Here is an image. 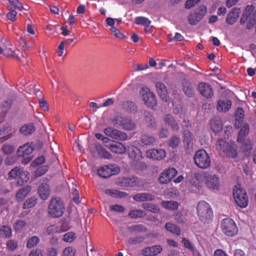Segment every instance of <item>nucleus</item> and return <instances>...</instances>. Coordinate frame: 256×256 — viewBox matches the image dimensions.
Wrapping results in <instances>:
<instances>
[{
	"instance_id": "nucleus-23",
	"label": "nucleus",
	"mask_w": 256,
	"mask_h": 256,
	"mask_svg": "<svg viewBox=\"0 0 256 256\" xmlns=\"http://www.w3.org/2000/svg\"><path fill=\"white\" fill-rule=\"evenodd\" d=\"M34 148L30 143L26 144L19 147L17 150L18 156H30L34 151Z\"/></svg>"
},
{
	"instance_id": "nucleus-7",
	"label": "nucleus",
	"mask_w": 256,
	"mask_h": 256,
	"mask_svg": "<svg viewBox=\"0 0 256 256\" xmlns=\"http://www.w3.org/2000/svg\"><path fill=\"white\" fill-rule=\"evenodd\" d=\"M220 228L222 232L228 236H234L238 232V228L236 223L230 218L222 220Z\"/></svg>"
},
{
	"instance_id": "nucleus-9",
	"label": "nucleus",
	"mask_w": 256,
	"mask_h": 256,
	"mask_svg": "<svg viewBox=\"0 0 256 256\" xmlns=\"http://www.w3.org/2000/svg\"><path fill=\"white\" fill-rule=\"evenodd\" d=\"M207 8L204 5H201L194 10L192 12L188 20L190 25H196L203 18L206 12Z\"/></svg>"
},
{
	"instance_id": "nucleus-62",
	"label": "nucleus",
	"mask_w": 256,
	"mask_h": 256,
	"mask_svg": "<svg viewBox=\"0 0 256 256\" xmlns=\"http://www.w3.org/2000/svg\"><path fill=\"white\" fill-rule=\"evenodd\" d=\"M58 231V228L56 224H52L48 226L46 228V232L48 234H52L57 232Z\"/></svg>"
},
{
	"instance_id": "nucleus-16",
	"label": "nucleus",
	"mask_w": 256,
	"mask_h": 256,
	"mask_svg": "<svg viewBox=\"0 0 256 256\" xmlns=\"http://www.w3.org/2000/svg\"><path fill=\"white\" fill-rule=\"evenodd\" d=\"M184 147L187 152L190 153L193 149V138L188 130H184L182 133Z\"/></svg>"
},
{
	"instance_id": "nucleus-47",
	"label": "nucleus",
	"mask_w": 256,
	"mask_h": 256,
	"mask_svg": "<svg viewBox=\"0 0 256 256\" xmlns=\"http://www.w3.org/2000/svg\"><path fill=\"white\" fill-rule=\"evenodd\" d=\"M40 238L37 236H32L28 239L26 243V247L31 248L36 246L40 242Z\"/></svg>"
},
{
	"instance_id": "nucleus-51",
	"label": "nucleus",
	"mask_w": 256,
	"mask_h": 256,
	"mask_svg": "<svg viewBox=\"0 0 256 256\" xmlns=\"http://www.w3.org/2000/svg\"><path fill=\"white\" fill-rule=\"evenodd\" d=\"M10 3L9 6H11L12 7V10H22L24 9L22 4L20 3L18 0H8Z\"/></svg>"
},
{
	"instance_id": "nucleus-64",
	"label": "nucleus",
	"mask_w": 256,
	"mask_h": 256,
	"mask_svg": "<svg viewBox=\"0 0 256 256\" xmlns=\"http://www.w3.org/2000/svg\"><path fill=\"white\" fill-rule=\"evenodd\" d=\"M200 0H187L185 3V8L189 9L198 3Z\"/></svg>"
},
{
	"instance_id": "nucleus-58",
	"label": "nucleus",
	"mask_w": 256,
	"mask_h": 256,
	"mask_svg": "<svg viewBox=\"0 0 256 256\" xmlns=\"http://www.w3.org/2000/svg\"><path fill=\"white\" fill-rule=\"evenodd\" d=\"M175 220L179 224H182L185 222L186 218H184L183 214L180 212H174V214Z\"/></svg>"
},
{
	"instance_id": "nucleus-48",
	"label": "nucleus",
	"mask_w": 256,
	"mask_h": 256,
	"mask_svg": "<svg viewBox=\"0 0 256 256\" xmlns=\"http://www.w3.org/2000/svg\"><path fill=\"white\" fill-rule=\"evenodd\" d=\"M129 229L130 232H142L146 230V228L142 224L132 225L130 227Z\"/></svg>"
},
{
	"instance_id": "nucleus-37",
	"label": "nucleus",
	"mask_w": 256,
	"mask_h": 256,
	"mask_svg": "<svg viewBox=\"0 0 256 256\" xmlns=\"http://www.w3.org/2000/svg\"><path fill=\"white\" fill-rule=\"evenodd\" d=\"M144 116L146 122L148 124L149 127L153 128H156V124L154 116L148 112L145 111Z\"/></svg>"
},
{
	"instance_id": "nucleus-60",
	"label": "nucleus",
	"mask_w": 256,
	"mask_h": 256,
	"mask_svg": "<svg viewBox=\"0 0 256 256\" xmlns=\"http://www.w3.org/2000/svg\"><path fill=\"white\" fill-rule=\"evenodd\" d=\"M75 254V249L70 246L65 248L63 252L64 256H74Z\"/></svg>"
},
{
	"instance_id": "nucleus-2",
	"label": "nucleus",
	"mask_w": 256,
	"mask_h": 256,
	"mask_svg": "<svg viewBox=\"0 0 256 256\" xmlns=\"http://www.w3.org/2000/svg\"><path fill=\"white\" fill-rule=\"evenodd\" d=\"M65 208L63 200L58 196L51 198L48 207V212L54 218H58L62 216L64 212Z\"/></svg>"
},
{
	"instance_id": "nucleus-46",
	"label": "nucleus",
	"mask_w": 256,
	"mask_h": 256,
	"mask_svg": "<svg viewBox=\"0 0 256 256\" xmlns=\"http://www.w3.org/2000/svg\"><path fill=\"white\" fill-rule=\"evenodd\" d=\"M145 240L144 236H136L130 238L128 240V244L130 246L140 244Z\"/></svg>"
},
{
	"instance_id": "nucleus-49",
	"label": "nucleus",
	"mask_w": 256,
	"mask_h": 256,
	"mask_svg": "<svg viewBox=\"0 0 256 256\" xmlns=\"http://www.w3.org/2000/svg\"><path fill=\"white\" fill-rule=\"evenodd\" d=\"M168 38L170 42H181L184 40V38L178 32H176L174 36H173L171 34H168Z\"/></svg>"
},
{
	"instance_id": "nucleus-29",
	"label": "nucleus",
	"mask_w": 256,
	"mask_h": 256,
	"mask_svg": "<svg viewBox=\"0 0 256 256\" xmlns=\"http://www.w3.org/2000/svg\"><path fill=\"white\" fill-rule=\"evenodd\" d=\"M94 148L98 155L102 158L110 159L112 158V154L103 148L100 144H96Z\"/></svg>"
},
{
	"instance_id": "nucleus-20",
	"label": "nucleus",
	"mask_w": 256,
	"mask_h": 256,
	"mask_svg": "<svg viewBox=\"0 0 256 256\" xmlns=\"http://www.w3.org/2000/svg\"><path fill=\"white\" fill-rule=\"evenodd\" d=\"M156 87L159 96L164 102H167L169 96L168 90L165 84L160 82H157L156 84Z\"/></svg>"
},
{
	"instance_id": "nucleus-18",
	"label": "nucleus",
	"mask_w": 256,
	"mask_h": 256,
	"mask_svg": "<svg viewBox=\"0 0 256 256\" xmlns=\"http://www.w3.org/2000/svg\"><path fill=\"white\" fill-rule=\"evenodd\" d=\"M162 250V248L160 245H154L151 246H147L142 248L141 254L144 256H156Z\"/></svg>"
},
{
	"instance_id": "nucleus-34",
	"label": "nucleus",
	"mask_w": 256,
	"mask_h": 256,
	"mask_svg": "<svg viewBox=\"0 0 256 256\" xmlns=\"http://www.w3.org/2000/svg\"><path fill=\"white\" fill-rule=\"evenodd\" d=\"M34 130L35 128L32 124H25L22 126L20 130V133L24 136L31 134Z\"/></svg>"
},
{
	"instance_id": "nucleus-30",
	"label": "nucleus",
	"mask_w": 256,
	"mask_h": 256,
	"mask_svg": "<svg viewBox=\"0 0 256 256\" xmlns=\"http://www.w3.org/2000/svg\"><path fill=\"white\" fill-rule=\"evenodd\" d=\"M30 190L31 186H26L21 188L18 190L16 194V198L17 200L22 201L23 200L28 194Z\"/></svg>"
},
{
	"instance_id": "nucleus-38",
	"label": "nucleus",
	"mask_w": 256,
	"mask_h": 256,
	"mask_svg": "<svg viewBox=\"0 0 256 256\" xmlns=\"http://www.w3.org/2000/svg\"><path fill=\"white\" fill-rule=\"evenodd\" d=\"M166 229L170 232L180 235V230L177 226L172 222H166L165 224Z\"/></svg>"
},
{
	"instance_id": "nucleus-40",
	"label": "nucleus",
	"mask_w": 256,
	"mask_h": 256,
	"mask_svg": "<svg viewBox=\"0 0 256 256\" xmlns=\"http://www.w3.org/2000/svg\"><path fill=\"white\" fill-rule=\"evenodd\" d=\"M37 198L35 196L27 199L22 204L23 208L28 209L34 206L37 203Z\"/></svg>"
},
{
	"instance_id": "nucleus-53",
	"label": "nucleus",
	"mask_w": 256,
	"mask_h": 256,
	"mask_svg": "<svg viewBox=\"0 0 256 256\" xmlns=\"http://www.w3.org/2000/svg\"><path fill=\"white\" fill-rule=\"evenodd\" d=\"M244 111L242 108H238L236 111V120L240 124L243 120Z\"/></svg>"
},
{
	"instance_id": "nucleus-54",
	"label": "nucleus",
	"mask_w": 256,
	"mask_h": 256,
	"mask_svg": "<svg viewBox=\"0 0 256 256\" xmlns=\"http://www.w3.org/2000/svg\"><path fill=\"white\" fill-rule=\"evenodd\" d=\"M95 136L98 140H102L104 146L106 147V146H108V142H111L110 139L108 137L104 136L102 134L96 133L95 134Z\"/></svg>"
},
{
	"instance_id": "nucleus-11",
	"label": "nucleus",
	"mask_w": 256,
	"mask_h": 256,
	"mask_svg": "<svg viewBox=\"0 0 256 256\" xmlns=\"http://www.w3.org/2000/svg\"><path fill=\"white\" fill-rule=\"evenodd\" d=\"M142 100L150 108H153L156 106L157 100L155 95L151 92L148 88H142L140 91Z\"/></svg>"
},
{
	"instance_id": "nucleus-43",
	"label": "nucleus",
	"mask_w": 256,
	"mask_h": 256,
	"mask_svg": "<svg viewBox=\"0 0 256 256\" xmlns=\"http://www.w3.org/2000/svg\"><path fill=\"white\" fill-rule=\"evenodd\" d=\"M134 22L138 25H142L144 26L150 25L151 21L146 17L138 16L135 18Z\"/></svg>"
},
{
	"instance_id": "nucleus-25",
	"label": "nucleus",
	"mask_w": 256,
	"mask_h": 256,
	"mask_svg": "<svg viewBox=\"0 0 256 256\" xmlns=\"http://www.w3.org/2000/svg\"><path fill=\"white\" fill-rule=\"evenodd\" d=\"M240 12V8H232L226 17V23L230 25L233 24L237 20Z\"/></svg>"
},
{
	"instance_id": "nucleus-12",
	"label": "nucleus",
	"mask_w": 256,
	"mask_h": 256,
	"mask_svg": "<svg viewBox=\"0 0 256 256\" xmlns=\"http://www.w3.org/2000/svg\"><path fill=\"white\" fill-rule=\"evenodd\" d=\"M204 181L206 185L209 189L213 190H219L220 180L217 175L205 173Z\"/></svg>"
},
{
	"instance_id": "nucleus-19",
	"label": "nucleus",
	"mask_w": 256,
	"mask_h": 256,
	"mask_svg": "<svg viewBox=\"0 0 256 256\" xmlns=\"http://www.w3.org/2000/svg\"><path fill=\"white\" fill-rule=\"evenodd\" d=\"M147 157L154 160H162L166 156V152L162 149H151L146 152Z\"/></svg>"
},
{
	"instance_id": "nucleus-10",
	"label": "nucleus",
	"mask_w": 256,
	"mask_h": 256,
	"mask_svg": "<svg viewBox=\"0 0 256 256\" xmlns=\"http://www.w3.org/2000/svg\"><path fill=\"white\" fill-rule=\"evenodd\" d=\"M112 124L114 126H122V128L126 130H131L135 128L136 124L130 118L116 116L112 120Z\"/></svg>"
},
{
	"instance_id": "nucleus-61",
	"label": "nucleus",
	"mask_w": 256,
	"mask_h": 256,
	"mask_svg": "<svg viewBox=\"0 0 256 256\" xmlns=\"http://www.w3.org/2000/svg\"><path fill=\"white\" fill-rule=\"evenodd\" d=\"M110 30L112 33V34L116 38H124V36L121 33L118 29H117L115 27H111L110 28Z\"/></svg>"
},
{
	"instance_id": "nucleus-63",
	"label": "nucleus",
	"mask_w": 256,
	"mask_h": 256,
	"mask_svg": "<svg viewBox=\"0 0 256 256\" xmlns=\"http://www.w3.org/2000/svg\"><path fill=\"white\" fill-rule=\"evenodd\" d=\"M110 210L122 212L124 210V208L121 205L114 204L112 205L110 208Z\"/></svg>"
},
{
	"instance_id": "nucleus-55",
	"label": "nucleus",
	"mask_w": 256,
	"mask_h": 256,
	"mask_svg": "<svg viewBox=\"0 0 256 256\" xmlns=\"http://www.w3.org/2000/svg\"><path fill=\"white\" fill-rule=\"evenodd\" d=\"M2 150L4 154H12L14 150V148L10 144H5L3 146Z\"/></svg>"
},
{
	"instance_id": "nucleus-50",
	"label": "nucleus",
	"mask_w": 256,
	"mask_h": 256,
	"mask_svg": "<svg viewBox=\"0 0 256 256\" xmlns=\"http://www.w3.org/2000/svg\"><path fill=\"white\" fill-rule=\"evenodd\" d=\"M8 7L10 12L7 14L6 16L9 20L14 22L16 20L17 12L15 10H12V7L11 6H8Z\"/></svg>"
},
{
	"instance_id": "nucleus-57",
	"label": "nucleus",
	"mask_w": 256,
	"mask_h": 256,
	"mask_svg": "<svg viewBox=\"0 0 256 256\" xmlns=\"http://www.w3.org/2000/svg\"><path fill=\"white\" fill-rule=\"evenodd\" d=\"M180 142V138L176 136H172L169 140V145L172 148H176Z\"/></svg>"
},
{
	"instance_id": "nucleus-21",
	"label": "nucleus",
	"mask_w": 256,
	"mask_h": 256,
	"mask_svg": "<svg viewBox=\"0 0 256 256\" xmlns=\"http://www.w3.org/2000/svg\"><path fill=\"white\" fill-rule=\"evenodd\" d=\"M122 184L126 186H136L138 188L140 187L142 185V182L136 176H130L128 178H124L122 180Z\"/></svg>"
},
{
	"instance_id": "nucleus-6",
	"label": "nucleus",
	"mask_w": 256,
	"mask_h": 256,
	"mask_svg": "<svg viewBox=\"0 0 256 256\" xmlns=\"http://www.w3.org/2000/svg\"><path fill=\"white\" fill-rule=\"evenodd\" d=\"M233 196L235 202L238 206L244 208L248 204V196L245 190L235 186L233 190Z\"/></svg>"
},
{
	"instance_id": "nucleus-27",
	"label": "nucleus",
	"mask_w": 256,
	"mask_h": 256,
	"mask_svg": "<svg viewBox=\"0 0 256 256\" xmlns=\"http://www.w3.org/2000/svg\"><path fill=\"white\" fill-rule=\"evenodd\" d=\"M163 119L165 124L170 126L172 130H176L180 128L178 123L172 115L166 114L164 116Z\"/></svg>"
},
{
	"instance_id": "nucleus-42",
	"label": "nucleus",
	"mask_w": 256,
	"mask_h": 256,
	"mask_svg": "<svg viewBox=\"0 0 256 256\" xmlns=\"http://www.w3.org/2000/svg\"><path fill=\"white\" fill-rule=\"evenodd\" d=\"M162 206L165 208L174 210L178 208V204L174 201H163Z\"/></svg>"
},
{
	"instance_id": "nucleus-32",
	"label": "nucleus",
	"mask_w": 256,
	"mask_h": 256,
	"mask_svg": "<svg viewBox=\"0 0 256 256\" xmlns=\"http://www.w3.org/2000/svg\"><path fill=\"white\" fill-rule=\"evenodd\" d=\"M249 132V125L247 124H244L238 132V141L240 142H244V138L246 135L248 134Z\"/></svg>"
},
{
	"instance_id": "nucleus-31",
	"label": "nucleus",
	"mask_w": 256,
	"mask_h": 256,
	"mask_svg": "<svg viewBox=\"0 0 256 256\" xmlns=\"http://www.w3.org/2000/svg\"><path fill=\"white\" fill-rule=\"evenodd\" d=\"M12 236V230L10 226L0 225V237L4 238H10Z\"/></svg>"
},
{
	"instance_id": "nucleus-4",
	"label": "nucleus",
	"mask_w": 256,
	"mask_h": 256,
	"mask_svg": "<svg viewBox=\"0 0 256 256\" xmlns=\"http://www.w3.org/2000/svg\"><path fill=\"white\" fill-rule=\"evenodd\" d=\"M248 20L246 28L250 30L256 22V10L254 11V6L252 5H248L246 7L240 22L241 24H244Z\"/></svg>"
},
{
	"instance_id": "nucleus-45",
	"label": "nucleus",
	"mask_w": 256,
	"mask_h": 256,
	"mask_svg": "<svg viewBox=\"0 0 256 256\" xmlns=\"http://www.w3.org/2000/svg\"><path fill=\"white\" fill-rule=\"evenodd\" d=\"M146 215L144 211L142 210H130L128 214V216L132 218H140Z\"/></svg>"
},
{
	"instance_id": "nucleus-36",
	"label": "nucleus",
	"mask_w": 256,
	"mask_h": 256,
	"mask_svg": "<svg viewBox=\"0 0 256 256\" xmlns=\"http://www.w3.org/2000/svg\"><path fill=\"white\" fill-rule=\"evenodd\" d=\"M210 128L213 132H216L222 130V124L219 119H212L210 120Z\"/></svg>"
},
{
	"instance_id": "nucleus-41",
	"label": "nucleus",
	"mask_w": 256,
	"mask_h": 256,
	"mask_svg": "<svg viewBox=\"0 0 256 256\" xmlns=\"http://www.w3.org/2000/svg\"><path fill=\"white\" fill-rule=\"evenodd\" d=\"M2 130L4 134H7L6 136L0 138V141L1 142L7 140L11 136V134H9L11 132L10 125L9 124H6L2 126Z\"/></svg>"
},
{
	"instance_id": "nucleus-59",
	"label": "nucleus",
	"mask_w": 256,
	"mask_h": 256,
	"mask_svg": "<svg viewBox=\"0 0 256 256\" xmlns=\"http://www.w3.org/2000/svg\"><path fill=\"white\" fill-rule=\"evenodd\" d=\"M6 247L8 250L14 251L18 247L17 242L13 240H8L6 243Z\"/></svg>"
},
{
	"instance_id": "nucleus-35",
	"label": "nucleus",
	"mask_w": 256,
	"mask_h": 256,
	"mask_svg": "<svg viewBox=\"0 0 256 256\" xmlns=\"http://www.w3.org/2000/svg\"><path fill=\"white\" fill-rule=\"evenodd\" d=\"M105 192L106 194L116 198H124L128 196V194L126 192H120L116 190H106Z\"/></svg>"
},
{
	"instance_id": "nucleus-52",
	"label": "nucleus",
	"mask_w": 256,
	"mask_h": 256,
	"mask_svg": "<svg viewBox=\"0 0 256 256\" xmlns=\"http://www.w3.org/2000/svg\"><path fill=\"white\" fill-rule=\"evenodd\" d=\"M182 90L188 97H192L194 94V90L190 84L184 85L182 87Z\"/></svg>"
},
{
	"instance_id": "nucleus-33",
	"label": "nucleus",
	"mask_w": 256,
	"mask_h": 256,
	"mask_svg": "<svg viewBox=\"0 0 256 256\" xmlns=\"http://www.w3.org/2000/svg\"><path fill=\"white\" fill-rule=\"evenodd\" d=\"M140 141L145 146H152L156 144V138L148 134H143L141 136Z\"/></svg>"
},
{
	"instance_id": "nucleus-8",
	"label": "nucleus",
	"mask_w": 256,
	"mask_h": 256,
	"mask_svg": "<svg viewBox=\"0 0 256 256\" xmlns=\"http://www.w3.org/2000/svg\"><path fill=\"white\" fill-rule=\"evenodd\" d=\"M8 176L9 178H18V184L20 186H22L29 180L28 172L24 171L20 166H16L12 169Z\"/></svg>"
},
{
	"instance_id": "nucleus-15",
	"label": "nucleus",
	"mask_w": 256,
	"mask_h": 256,
	"mask_svg": "<svg viewBox=\"0 0 256 256\" xmlns=\"http://www.w3.org/2000/svg\"><path fill=\"white\" fill-rule=\"evenodd\" d=\"M177 172V170L174 168H167L160 174L158 180L160 184H168L176 175Z\"/></svg>"
},
{
	"instance_id": "nucleus-44",
	"label": "nucleus",
	"mask_w": 256,
	"mask_h": 256,
	"mask_svg": "<svg viewBox=\"0 0 256 256\" xmlns=\"http://www.w3.org/2000/svg\"><path fill=\"white\" fill-rule=\"evenodd\" d=\"M142 207L146 210L154 213H156L160 210L159 206L155 204L150 203L144 204L142 205Z\"/></svg>"
},
{
	"instance_id": "nucleus-1",
	"label": "nucleus",
	"mask_w": 256,
	"mask_h": 256,
	"mask_svg": "<svg viewBox=\"0 0 256 256\" xmlns=\"http://www.w3.org/2000/svg\"><path fill=\"white\" fill-rule=\"evenodd\" d=\"M196 214L198 219L204 223H208L213 217V211L210 206L204 200L198 202Z\"/></svg>"
},
{
	"instance_id": "nucleus-17",
	"label": "nucleus",
	"mask_w": 256,
	"mask_h": 256,
	"mask_svg": "<svg viewBox=\"0 0 256 256\" xmlns=\"http://www.w3.org/2000/svg\"><path fill=\"white\" fill-rule=\"evenodd\" d=\"M110 142L108 143L106 148H108L112 152L122 154L126 152V148L122 143L111 140Z\"/></svg>"
},
{
	"instance_id": "nucleus-39",
	"label": "nucleus",
	"mask_w": 256,
	"mask_h": 256,
	"mask_svg": "<svg viewBox=\"0 0 256 256\" xmlns=\"http://www.w3.org/2000/svg\"><path fill=\"white\" fill-rule=\"evenodd\" d=\"M124 108L128 112L135 114L137 112V106L134 102L126 101L123 104Z\"/></svg>"
},
{
	"instance_id": "nucleus-28",
	"label": "nucleus",
	"mask_w": 256,
	"mask_h": 256,
	"mask_svg": "<svg viewBox=\"0 0 256 256\" xmlns=\"http://www.w3.org/2000/svg\"><path fill=\"white\" fill-rule=\"evenodd\" d=\"M232 102L228 100H220L218 102L217 110L219 112H226L230 108Z\"/></svg>"
},
{
	"instance_id": "nucleus-24",
	"label": "nucleus",
	"mask_w": 256,
	"mask_h": 256,
	"mask_svg": "<svg viewBox=\"0 0 256 256\" xmlns=\"http://www.w3.org/2000/svg\"><path fill=\"white\" fill-rule=\"evenodd\" d=\"M155 196L149 192H140L133 196V199L138 202L152 201Z\"/></svg>"
},
{
	"instance_id": "nucleus-22",
	"label": "nucleus",
	"mask_w": 256,
	"mask_h": 256,
	"mask_svg": "<svg viewBox=\"0 0 256 256\" xmlns=\"http://www.w3.org/2000/svg\"><path fill=\"white\" fill-rule=\"evenodd\" d=\"M198 88L201 94L206 98H210L213 95L212 89L208 84L200 82Z\"/></svg>"
},
{
	"instance_id": "nucleus-26",
	"label": "nucleus",
	"mask_w": 256,
	"mask_h": 256,
	"mask_svg": "<svg viewBox=\"0 0 256 256\" xmlns=\"http://www.w3.org/2000/svg\"><path fill=\"white\" fill-rule=\"evenodd\" d=\"M40 197L43 200H46L50 194L49 186L46 184H40L38 190Z\"/></svg>"
},
{
	"instance_id": "nucleus-3",
	"label": "nucleus",
	"mask_w": 256,
	"mask_h": 256,
	"mask_svg": "<svg viewBox=\"0 0 256 256\" xmlns=\"http://www.w3.org/2000/svg\"><path fill=\"white\" fill-rule=\"evenodd\" d=\"M216 149L220 154H223L228 157L234 158L237 156L236 146L229 144L222 138L218 140L216 144Z\"/></svg>"
},
{
	"instance_id": "nucleus-13",
	"label": "nucleus",
	"mask_w": 256,
	"mask_h": 256,
	"mask_svg": "<svg viewBox=\"0 0 256 256\" xmlns=\"http://www.w3.org/2000/svg\"><path fill=\"white\" fill-rule=\"evenodd\" d=\"M120 172V168L116 165L110 164L101 167L98 170V175L103 178H108Z\"/></svg>"
},
{
	"instance_id": "nucleus-56",
	"label": "nucleus",
	"mask_w": 256,
	"mask_h": 256,
	"mask_svg": "<svg viewBox=\"0 0 256 256\" xmlns=\"http://www.w3.org/2000/svg\"><path fill=\"white\" fill-rule=\"evenodd\" d=\"M75 234L73 232H68L64 236L63 240L66 242H71L76 238Z\"/></svg>"
},
{
	"instance_id": "nucleus-14",
	"label": "nucleus",
	"mask_w": 256,
	"mask_h": 256,
	"mask_svg": "<svg viewBox=\"0 0 256 256\" xmlns=\"http://www.w3.org/2000/svg\"><path fill=\"white\" fill-rule=\"evenodd\" d=\"M104 132L106 136L115 140L122 141L128 140V135L126 133L112 127H107L104 128Z\"/></svg>"
},
{
	"instance_id": "nucleus-5",
	"label": "nucleus",
	"mask_w": 256,
	"mask_h": 256,
	"mask_svg": "<svg viewBox=\"0 0 256 256\" xmlns=\"http://www.w3.org/2000/svg\"><path fill=\"white\" fill-rule=\"evenodd\" d=\"M194 160L196 165L202 169L208 168L210 164V157L204 150L196 151L194 156Z\"/></svg>"
}]
</instances>
